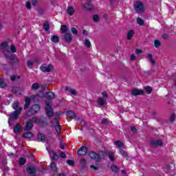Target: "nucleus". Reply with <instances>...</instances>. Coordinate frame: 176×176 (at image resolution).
Masks as SVG:
<instances>
[{"mask_svg": "<svg viewBox=\"0 0 176 176\" xmlns=\"http://www.w3.org/2000/svg\"><path fill=\"white\" fill-rule=\"evenodd\" d=\"M151 144L153 148H156V146H163V142L161 140H152L151 141Z\"/></svg>", "mask_w": 176, "mask_h": 176, "instance_id": "obj_7", "label": "nucleus"}, {"mask_svg": "<svg viewBox=\"0 0 176 176\" xmlns=\"http://www.w3.org/2000/svg\"><path fill=\"white\" fill-rule=\"evenodd\" d=\"M84 45L86 46V47H90V46H91V43H90L89 39H85Z\"/></svg>", "mask_w": 176, "mask_h": 176, "instance_id": "obj_41", "label": "nucleus"}, {"mask_svg": "<svg viewBox=\"0 0 176 176\" xmlns=\"http://www.w3.org/2000/svg\"><path fill=\"white\" fill-rule=\"evenodd\" d=\"M39 89V84L38 82H35L32 85V90H38Z\"/></svg>", "mask_w": 176, "mask_h": 176, "instance_id": "obj_38", "label": "nucleus"}, {"mask_svg": "<svg viewBox=\"0 0 176 176\" xmlns=\"http://www.w3.org/2000/svg\"><path fill=\"white\" fill-rule=\"evenodd\" d=\"M23 137L27 138L30 141L34 140V135L31 133V132H26L24 133Z\"/></svg>", "mask_w": 176, "mask_h": 176, "instance_id": "obj_19", "label": "nucleus"}, {"mask_svg": "<svg viewBox=\"0 0 176 176\" xmlns=\"http://www.w3.org/2000/svg\"><path fill=\"white\" fill-rule=\"evenodd\" d=\"M56 116H61V115H64L63 112L59 111L58 113H56Z\"/></svg>", "mask_w": 176, "mask_h": 176, "instance_id": "obj_62", "label": "nucleus"}, {"mask_svg": "<svg viewBox=\"0 0 176 176\" xmlns=\"http://www.w3.org/2000/svg\"><path fill=\"white\" fill-rule=\"evenodd\" d=\"M90 168H93L94 170H98V168H97L96 166H95L94 165H91Z\"/></svg>", "mask_w": 176, "mask_h": 176, "instance_id": "obj_63", "label": "nucleus"}, {"mask_svg": "<svg viewBox=\"0 0 176 176\" xmlns=\"http://www.w3.org/2000/svg\"><path fill=\"white\" fill-rule=\"evenodd\" d=\"M67 118H69V119H74V118L76 116V114H75V112L69 110L67 112Z\"/></svg>", "mask_w": 176, "mask_h": 176, "instance_id": "obj_20", "label": "nucleus"}, {"mask_svg": "<svg viewBox=\"0 0 176 176\" xmlns=\"http://www.w3.org/2000/svg\"><path fill=\"white\" fill-rule=\"evenodd\" d=\"M64 38L67 43H71V42H72V36H71L69 33H65Z\"/></svg>", "mask_w": 176, "mask_h": 176, "instance_id": "obj_16", "label": "nucleus"}, {"mask_svg": "<svg viewBox=\"0 0 176 176\" xmlns=\"http://www.w3.org/2000/svg\"><path fill=\"white\" fill-rule=\"evenodd\" d=\"M8 47V42L5 41L0 45V50H3Z\"/></svg>", "mask_w": 176, "mask_h": 176, "instance_id": "obj_29", "label": "nucleus"}, {"mask_svg": "<svg viewBox=\"0 0 176 176\" xmlns=\"http://www.w3.org/2000/svg\"><path fill=\"white\" fill-rule=\"evenodd\" d=\"M115 145L119 148V149L123 148V142H122L120 140H117L114 142Z\"/></svg>", "mask_w": 176, "mask_h": 176, "instance_id": "obj_28", "label": "nucleus"}, {"mask_svg": "<svg viewBox=\"0 0 176 176\" xmlns=\"http://www.w3.org/2000/svg\"><path fill=\"white\" fill-rule=\"evenodd\" d=\"M71 31H72V34H74V35H78V30H76V28H72Z\"/></svg>", "mask_w": 176, "mask_h": 176, "instance_id": "obj_48", "label": "nucleus"}, {"mask_svg": "<svg viewBox=\"0 0 176 176\" xmlns=\"http://www.w3.org/2000/svg\"><path fill=\"white\" fill-rule=\"evenodd\" d=\"M162 38H163V39H168V34H164L162 35Z\"/></svg>", "mask_w": 176, "mask_h": 176, "instance_id": "obj_60", "label": "nucleus"}, {"mask_svg": "<svg viewBox=\"0 0 176 176\" xmlns=\"http://www.w3.org/2000/svg\"><path fill=\"white\" fill-rule=\"evenodd\" d=\"M60 31H62V32H65V34H67L68 32V27L65 25H62L60 26Z\"/></svg>", "mask_w": 176, "mask_h": 176, "instance_id": "obj_30", "label": "nucleus"}, {"mask_svg": "<svg viewBox=\"0 0 176 176\" xmlns=\"http://www.w3.org/2000/svg\"><path fill=\"white\" fill-rule=\"evenodd\" d=\"M49 155L53 160H58V155H57V153L54 152V151H49Z\"/></svg>", "mask_w": 176, "mask_h": 176, "instance_id": "obj_13", "label": "nucleus"}, {"mask_svg": "<svg viewBox=\"0 0 176 176\" xmlns=\"http://www.w3.org/2000/svg\"><path fill=\"white\" fill-rule=\"evenodd\" d=\"M131 61H134V60H135V55H134V54H133L131 56Z\"/></svg>", "mask_w": 176, "mask_h": 176, "instance_id": "obj_61", "label": "nucleus"}, {"mask_svg": "<svg viewBox=\"0 0 176 176\" xmlns=\"http://www.w3.org/2000/svg\"><path fill=\"white\" fill-rule=\"evenodd\" d=\"M32 127H34V124H32V122L28 121V122L26 123L25 130H26L27 131H30V130H32Z\"/></svg>", "mask_w": 176, "mask_h": 176, "instance_id": "obj_21", "label": "nucleus"}, {"mask_svg": "<svg viewBox=\"0 0 176 176\" xmlns=\"http://www.w3.org/2000/svg\"><path fill=\"white\" fill-rule=\"evenodd\" d=\"M120 153H121L122 156L124 157H127V153H126V151H124L123 148H120Z\"/></svg>", "mask_w": 176, "mask_h": 176, "instance_id": "obj_44", "label": "nucleus"}, {"mask_svg": "<svg viewBox=\"0 0 176 176\" xmlns=\"http://www.w3.org/2000/svg\"><path fill=\"white\" fill-rule=\"evenodd\" d=\"M12 93H14V94L20 96V94H21V92L24 91V89L20 88L19 87H13L12 89Z\"/></svg>", "mask_w": 176, "mask_h": 176, "instance_id": "obj_9", "label": "nucleus"}, {"mask_svg": "<svg viewBox=\"0 0 176 176\" xmlns=\"http://www.w3.org/2000/svg\"><path fill=\"white\" fill-rule=\"evenodd\" d=\"M20 79V76H11V80H12V82H14V80H16V79Z\"/></svg>", "mask_w": 176, "mask_h": 176, "instance_id": "obj_53", "label": "nucleus"}, {"mask_svg": "<svg viewBox=\"0 0 176 176\" xmlns=\"http://www.w3.org/2000/svg\"><path fill=\"white\" fill-rule=\"evenodd\" d=\"M107 155L111 162H115V155H113V153H112V152L109 151Z\"/></svg>", "mask_w": 176, "mask_h": 176, "instance_id": "obj_31", "label": "nucleus"}, {"mask_svg": "<svg viewBox=\"0 0 176 176\" xmlns=\"http://www.w3.org/2000/svg\"><path fill=\"white\" fill-rule=\"evenodd\" d=\"M146 93H148V94H151L152 93V87H146Z\"/></svg>", "mask_w": 176, "mask_h": 176, "instance_id": "obj_51", "label": "nucleus"}, {"mask_svg": "<svg viewBox=\"0 0 176 176\" xmlns=\"http://www.w3.org/2000/svg\"><path fill=\"white\" fill-rule=\"evenodd\" d=\"M87 147L82 146L77 151L78 156H85L87 153Z\"/></svg>", "mask_w": 176, "mask_h": 176, "instance_id": "obj_6", "label": "nucleus"}, {"mask_svg": "<svg viewBox=\"0 0 176 176\" xmlns=\"http://www.w3.org/2000/svg\"><path fill=\"white\" fill-rule=\"evenodd\" d=\"M27 65H28V68H32V67L34 65V60H28Z\"/></svg>", "mask_w": 176, "mask_h": 176, "instance_id": "obj_43", "label": "nucleus"}, {"mask_svg": "<svg viewBox=\"0 0 176 176\" xmlns=\"http://www.w3.org/2000/svg\"><path fill=\"white\" fill-rule=\"evenodd\" d=\"M133 8L136 13H144L145 12V6L142 1H136L133 3Z\"/></svg>", "mask_w": 176, "mask_h": 176, "instance_id": "obj_2", "label": "nucleus"}, {"mask_svg": "<svg viewBox=\"0 0 176 176\" xmlns=\"http://www.w3.org/2000/svg\"><path fill=\"white\" fill-rule=\"evenodd\" d=\"M32 5L36 6L38 5V0H32Z\"/></svg>", "mask_w": 176, "mask_h": 176, "instance_id": "obj_55", "label": "nucleus"}, {"mask_svg": "<svg viewBox=\"0 0 176 176\" xmlns=\"http://www.w3.org/2000/svg\"><path fill=\"white\" fill-rule=\"evenodd\" d=\"M23 130V128L21 127V125L20 124L17 123L14 126V133H16V134H19L20 131Z\"/></svg>", "mask_w": 176, "mask_h": 176, "instance_id": "obj_17", "label": "nucleus"}, {"mask_svg": "<svg viewBox=\"0 0 176 176\" xmlns=\"http://www.w3.org/2000/svg\"><path fill=\"white\" fill-rule=\"evenodd\" d=\"M170 122H173L174 120H175V114H172L170 116Z\"/></svg>", "mask_w": 176, "mask_h": 176, "instance_id": "obj_54", "label": "nucleus"}, {"mask_svg": "<svg viewBox=\"0 0 176 176\" xmlns=\"http://www.w3.org/2000/svg\"><path fill=\"white\" fill-rule=\"evenodd\" d=\"M38 141H40L41 142H45V141L46 140V136H45V134H43V133H39L38 135Z\"/></svg>", "mask_w": 176, "mask_h": 176, "instance_id": "obj_24", "label": "nucleus"}, {"mask_svg": "<svg viewBox=\"0 0 176 176\" xmlns=\"http://www.w3.org/2000/svg\"><path fill=\"white\" fill-rule=\"evenodd\" d=\"M5 57L7 60H10L12 61V60H14V55L12 53H10V51H6L4 52Z\"/></svg>", "mask_w": 176, "mask_h": 176, "instance_id": "obj_10", "label": "nucleus"}, {"mask_svg": "<svg viewBox=\"0 0 176 176\" xmlns=\"http://www.w3.org/2000/svg\"><path fill=\"white\" fill-rule=\"evenodd\" d=\"M50 28V25H49V23L45 22L43 25V30H45V31H49Z\"/></svg>", "mask_w": 176, "mask_h": 176, "instance_id": "obj_37", "label": "nucleus"}, {"mask_svg": "<svg viewBox=\"0 0 176 176\" xmlns=\"http://www.w3.org/2000/svg\"><path fill=\"white\" fill-rule=\"evenodd\" d=\"M26 8H27V9H31V2L28 1L26 3Z\"/></svg>", "mask_w": 176, "mask_h": 176, "instance_id": "obj_56", "label": "nucleus"}, {"mask_svg": "<svg viewBox=\"0 0 176 176\" xmlns=\"http://www.w3.org/2000/svg\"><path fill=\"white\" fill-rule=\"evenodd\" d=\"M67 164H69V166H74L75 164V162H74V160H68L67 161Z\"/></svg>", "mask_w": 176, "mask_h": 176, "instance_id": "obj_49", "label": "nucleus"}, {"mask_svg": "<svg viewBox=\"0 0 176 176\" xmlns=\"http://www.w3.org/2000/svg\"><path fill=\"white\" fill-rule=\"evenodd\" d=\"M41 111V106L39 104H34L31 107L30 110L25 113V116H32V115H35Z\"/></svg>", "mask_w": 176, "mask_h": 176, "instance_id": "obj_3", "label": "nucleus"}, {"mask_svg": "<svg viewBox=\"0 0 176 176\" xmlns=\"http://www.w3.org/2000/svg\"><path fill=\"white\" fill-rule=\"evenodd\" d=\"M147 58L153 65H155V60H153V55L152 54H147Z\"/></svg>", "mask_w": 176, "mask_h": 176, "instance_id": "obj_23", "label": "nucleus"}, {"mask_svg": "<svg viewBox=\"0 0 176 176\" xmlns=\"http://www.w3.org/2000/svg\"><path fill=\"white\" fill-rule=\"evenodd\" d=\"M94 21L95 22V23H98V21L100 20V16H98V14H95V15H94Z\"/></svg>", "mask_w": 176, "mask_h": 176, "instance_id": "obj_47", "label": "nucleus"}, {"mask_svg": "<svg viewBox=\"0 0 176 176\" xmlns=\"http://www.w3.org/2000/svg\"><path fill=\"white\" fill-rule=\"evenodd\" d=\"M30 104H31V99L30 98H25L24 109H28V108H30Z\"/></svg>", "mask_w": 176, "mask_h": 176, "instance_id": "obj_22", "label": "nucleus"}, {"mask_svg": "<svg viewBox=\"0 0 176 176\" xmlns=\"http://www.w3.org/2000/svg\"><path fill=\"white\" fill-rule=\"evenodd\" d=\"M133 96H142L144 94V91L142 89H133L132 90Z\"/></svg>", "mask_w": 176, "mask_h": 176, "instance_id": "obj_18", "label": "nucleus"}, {"mask_svg": "<svg viewBox=\"0 0 176 176\" xmlns=\"http://www.w3.org/2000/svg\"><path fill=\"white\" fill-rule=\"evenodd\" d=\"M134 34H135V32H134V30H129L127 35V39L130 41V39L133 38Z\"/></svg>", "mask_w": 176, "mask_h": 176, "instance_id": "obj_26", "label": "nucleus"}, {"mask_svg": "<svg viewBox=\"0 0 176 176\" xmlns=\"http://www.w3.org/2000/svg\"><path fill=\"white\" fill-rule=\"evenodd\" d=\"M67 13H68V14H69V16H74V13H75L74 7H68Z\"/></svg>", "mask_w": 176, "mask_h": 176, "instance_id": "obj_27", "label": "nucleus"}, {"mask_svg": "<svg viewBox=\"0 0 176 176\" xmlns=\"http://www.w3.org/2000/svg\"><path fill=\"white\" fill-rule=\"evenodd\" d=\"M80 163L81 165H82L85 167V166H86V163H87L86 159H81L80 160Z\"/></svg>", "mask_w": 176, "mask_h": 176, "instance_id": "obj_50", "label": "nucleus"}, {"mask_svg": "<svg viewBox=\"0 0 176 176\" xmlns=\"http://www.w3.org/2000/svg\"><path fill=\"white\" fill-rule=\"evenodd\" d=\"M27 171L30 174L31 176H35V173L36 170L35 169V167L29 166L27 168Z\"/></svg>", "mask_w": 176, "mask_h": 176, "instance_id": "obj_12", "label": "nucleus"}, {"mask_svg": "<svg viewBox=\"0 0 176 176\" xmlns=\"http://www.w3.org/2000/svg\"><path fill=\"white\" fill-rule=\"evenodd\" d=\"M84 8L87 10H91V9H94L93 3H91V1L88 0L85 4Z\"/></svg>", "mask_w": 176, "mask_h": 176, "instance_id": "obj_11", "label": "nucleus"}, {"mask_svg": "<svg viewBox=\"0 0 176 176\" xmlns=\"http://www.w3.org/2000/svg\"><path fill=\"white\" fill-rule=\"evenodd\" d=\"M59 154L60 157H62V159H65V157H67V155L65 154V153H64V151H59Z\"/></svg>", "mask_w": 176, "mask_h": 176, "instance_id": "obj_45", "label": "nucleus"}, {"mask_svg": "<svg viewBox=\"0 0 176 176\" xmlns=\"http://www.w3.org/2000/svg\"><path fill=\"white\" fill-rule=\"evenodd\" d=\"M45 97L47 100H53L56 97V95L52 91H48L45 94Z\"/></svg>", "mask_w": 176, "mask_h": 176, "instance_id": "obj_15", "label": "nucleus"}, {"mask_svg": "<svg viewBox=\"0 0 176 176\" xmlns=\"http://www.w3.org/2000/svg\"><path fill=\"white\" fill-rule=\"evenodd\" d=\"M60 149H64L65 148V144H60Z\"/></svg>", "mask_w": 176, "mask_h": 176, "instance_id": "obj_64", "label": "nucleus"}, {"mask_svg": "<svg viewBox=\"0 0 176 176\" xmlns=\"http://www.w3.org/2000/svg\"><path fill=\"white\" fill-rule=\"evenodd\" d=\"M10 50L12 52V53H16L17 52V50H16V47L14 46V45H10Z\"/></svg>", "mask_w": 176, "mask_h": 176, "instance_id": "obj_46", "label": "nucleus"}, {"mask_svg": "<svg viewBox=\"0 0 176 176\" xmlns=\"http://www.w3.org/2000/svg\"><path fill=\"white\" fill-rule=\"evenodd\" d=\"M0 87L3 89V87H6V83L3 81V79L0 78Z\"/></svg>", "mask_w": 176, "mask_h": 176, "instance_id": "obj_40", "label": "nucleus"}, {"mask_svg": "<svg viewBox=\"0 0 176 176\" xmlns=\"http://www.w3.org/2000/svg\"><path fill=\"white\" fill-rule=\"evenodd\" d=\"M41 69L43 72H51L53 69V66L52 65L43 64L41 66Z\"/></svg>", "mask_w": 176, "mask_h": 176, "instance_id": "obj_5", "label": "nucleus"}, {"mask_svg": "<svg viewBox=\"0 0 176 176\" xmlns=\"http://www.w3.org/2000/svg\"><path fill=\"white\" fill-rule=\"evenodd\" d=\"M102 124H107L108 123V120L107 119L102 120Z\"/></svg>", "mask_w": 176, "mask_h": 176, "instance_id": "obj_58", "label": "nucleus"}, {"mask_svg": "<svg viewBox=\"0 0 176 176\" xmlns=\"http://www.w3.org/2000/svg\"><path fill=\"white\" fill-rule=\"evenodd\" d=\"M35 123H37V124H40V126H42V120H41L40 118H36Z\"/></svg>", "mask_w": 176, "mask_h": 176, "instance_id": "obj_52", "label": "nucleus"}, {"mask_svg": "<svg viewBox=\"0 0 176 176\" xmlns=\"http://www.w3.org/2000/svg\"><path fill=\"white\" fill-rule=\"evenodd\" d=\"M111 170L113 173H119V168H118V166H116V165H112L111 166Z\"/></svg>", "mask_w": 176, "mask_h": 176, "instance_id": "obj_34", "label": "nucleus"}, {"mask_svg": "<svg viewBox=\"0 0 176 176\" xmlns=\"http://www.w3.org/2000/svg\"><path fill=\"white\" fill-rule=\"evenodd\" d=\"M51 41L52 42H54V43H57V42H58V36L56 35H53L51 37Z\"/></svg>", "mask_w": 176, "mask_h": 176, "instance_id": "obj_33", "label": "nucleus"}, {"mask_svg": "<svg viewBox=\"0 0 176 176\" xmlns=\"http://www.w3.org/2000/svg\"><path fill=\"white\" fill-rule=\"evenodd\" d=\"M98 105H100V107H102L105 104V100H104V99H102V98H98Z\"/></svg>", "mask_w": 176, "mask_h": 176, "instance_id": "obj_36", "label": "nucleus"}, {"mask_svg": "<svg viewBox=\"0 0 176 176\" xmlns=\"http://www.w3.org/2000/svg\"><path fill=\"white\" fill-rule=\"evenodd\" d=\"M137 23L140 25H144V19H142V18L138 17L137 19Z\"/></svg>", "mask_w": 176, "mask_h": 176, "instance_id": "obj_39", "label": "nucleus"}, {"mask_svg": "<svg viewBox=\"0 0 176 176\" xmlns=\"http://www.w3.org/2000/svg\"><path fill=\"white\" fill-rule=\"evenodd\" d=\"M162 43H160V41L159 40H155L154 41V46L155 47H160Z\"/></svg>", "mask_w": 176, "mask_h": 176, "instance_id": "obj_42", "label": "nucleus"}, {"mask_svg": "<svg viewBox=\"0 0 176 176\" xmlns=\"http://www.w3.org/2000/svg\"><path fill=\"white\" fill-rule=\"evenodd\" d=\"M136 54H142V50H136Z\"/></svg>", "mask_w": 176, "mask_h": 176, "instance_id": "obj_57", "label": "nucleus"}, {"mask_svg": "<svg viewBox=\"0 0 176 176\" xmlns=\"http://www.w3.org/2000/svg\"><path fill=\"white\" fill-rule=\"evenodd\" d=\"M45 113L48 118H53V115H54V111L49 101L45 102Z\"/></svg>", "mask_w": 176, "mask_h": 176, "instance_id": "obj_4", "label": "nucleus"}, {"mask_svg": "<svg viewBox=\"0 0 176 176\" xmlns=\"http://www.w3.org/2000/svg\"><path fill=\"white\" fill-rule=\"evenodd\" d=\"M26 162H27V160H25V158H24V157L19 158V163L20 166H24V164H25Z\"/></svg>", "mask_w": 176, "mask_h": 176, "instance_id": "obj_32", "label": "nucleus"}, {"mask_svg": "<svg viewBox=\"0 0 176 176\" xmlns=\"http://www.w3.org/2000/svg\"><path fill=\"white\" fill-rule=\"evenodd\" d=\"M131 131H133V133H136V132H137V128H135V126H131Z\"/></svg>", "mask_w": 176, "mask_h": 176, "instance_id": "obj_59", "label": "nucleus"}, {"mask_svg": "<svg viewBox=\"0 0 176 176\" xmlns=\"http://www.w3.org/2000/svg\"><path fill=\"white\" fill-rule=\"evenodd\" d=\"M55 123L56 125L54 126L55 130L58 134V135H60L61 133V126L60 124H58V121L57 120H55Z\"/></svg>", "mask_w": 176, "mask_h": 176, "instance_id": "obj_14", "label": "nucleus"}, {"mask_svg": "<svg viewBox=\"0 0 176 176\" xmlns=\"http://www.w3.org/2000/svg\"><path fill=\"white\" fill-rule=\"evenodd\" d=\"M50 168L53 171H57V166L53 162H51Z\"/></svg>", "mask_w": 176, "mask_h": 176, "instance_id": "obj_35", "label": "nucleus"}, {"mask_svg": "<svg viewBox=\"0 0 176 176\" xmlns=\"http://www.w3.org/2000/svg\"><path fill=\"white\" fill-rule=\"evenodd\" d=\"M66 91H68L69 93H71L73 96H76V91L69 87H65Z\"/></svg>", "mask_w": 176, "mask_h": 176, "instance_id": "obj_25", "label": "nucleus"}, {"mask_svg": "<svg viewBox=\"0 0 176 176\" xmlns=\"http://www.w3.org/2000/svg\"><path fill=\"white\" fill-rule=\"evenodd\" d=\"M89 156L91 159H93L96 162H98L100 160V155L97 154L95 152L91 151L89 153Z\"/></svg>", "mask_w": 176, "mask_h": 176, "instance_id": "obj_8", "label": "nucleus"}, {"mask_svg": "<svg viewBox=\"0 0 176 176\" xmlns=\"http://www.w3.org/2000/svg\"><path fill=\"white\" fill-rule=\"evenodd\" d=\"M19 101H15L14 102L13 104H12V108L13 109H14V111H13L11 115H10V118L11 119H13V120H16V119H17V118H19V116L21 113V112H23V108H21V107H19Z\"/></svg>", "mask_w": 176, "mask_h": 176, "instance_id": "obj_1", "label": "nucleus"}]
</instances>
